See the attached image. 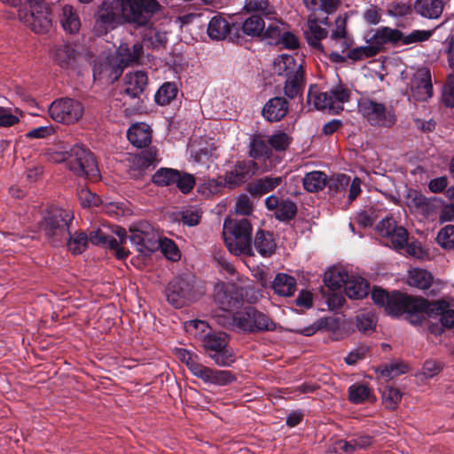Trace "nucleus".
<instances>
[{"label":"nucleus","mask_w":454,"mask_h":454,"mask_svg":"<svg viewBox=\"0 0 454 454\" xmlns=\"http://www.w3.org/2000/svg\"><path fill=\"white\" fill-rule=\"evenodd\" d=\"M274 67L276 72L279 75H291L299 70V67H303L301 64H297L295 59L291 55H281L278 59L274 60Z\"/></svg>","instance_id":"a19ab883"},{"label":"nucleus","mask_w":454,"mask_h":454,"mask_svg":"<svg viewBox=\"0 0 454 454\" xmlns=\"http://www.w3.org/2000/svg\"><path fill=\"white\" fill-rule=\"evenodd\" d=\"M426 198L427 197L421 192L410 188L407 190L405 195L406 207L411 213H415Z\"/></svg>","instance_id":"0e129e2a"},{"label":"nucleus","mask_w":454,"mask_h":454,"mask_svg":"<svg viewBox=\"0 0 454 454\" xmlns=\"http://www.w3.org/2000/svg\"><path fill=\"white\" fill-rule=\"evenodd\" d=\"M73 220V213L67 209L56 207L48 209L41 223L47 241L53 247H61L69 234Z\"/></svg>","instance_id":"7ed1b4c3"},{"label":"nucleus","mask_w":454,"mask_h":454,"mask_svg":"<svg viewBox=\"0 0 454 454\" xmlns=\"http://www.w3.org/2000/svg\"><path fill=\"white\" fill-rule=\"evenodd\" d=\"M224 242L228 250L235 254L254 256L252 224L247 218H226L223 223Z\"/></svg>","instance_id":"f03ea898"},{"label":"nucleus","mask_w":454,"mask_h":454,"mask_svg":"<svg viewBox=\"0 0 454 454\" xmlns=\"http://www.w3.org/2000/svg\"><path fill=\"white\" fill-rule=\"evenodd\" d=\"M121 11V17L137 27L147 26L153 14L161 11L157 0H115Z\"/></svg>","instance_id":"20e7f679"},{"label":"nucleus","mask_w":454,"mask_h":454,"mask_svg":"<svg viewBox=\"0 0 454 454\" xmlns=\"http://www.w3.org/2000/svg\"><path fill=\"white\" fill-rule=\"evenodd\" d=\"M313 103L317 110L328 108L335 110L336 113L343 110L342 106H333V101L327 92H319L313 95Z\"/></svg>","instance_id":"680f3d73"},{"label":"nucleus","mask_w":454,"mask_h":454,"mask_svg":"<svg viewBox=\"0 0 454 454\" xmlns=\"http://www.w3.org/2000/svg\"><path fill=\"white\" fill-rule=\"evenodd\" d=\"M249 156L254 160L261 158L269 159L272 155V150L269 146L268 140L262 134H254L250 137Z\"/></svg>","instance_id":"f704fd0d"},{"label":"nucleus","mask_w":454,"mask_h":454,"mask_svg":"<svg viewBox=\"0 0 454 454\" xmlns=\"http://www.w3.org/2000/svg\"><path fill=\"white\" fill-rule=\"evenodd\" d=\"M348 13L339 15L334 20V27L330 34L331 41L340 44L341 52L348 51L353 44V38L348 30Z\"/></svg>","instance_id":"4be33fe9"},{"label":"nucleus","mask_w":454,"mask_h":454,"mask_svg":"<svg viewBox=\"0 0 454 454\" xmlns=\"http://www.w3.org/2000/svg\"><path fill=\"white\" fill-rule=\"evenodd\" d=\"M438 308L437 303H429V301L426 298L394 291L385 311L387 315L395 317L405 314L406 319L411 325H420L423 322L425 309L438 310Z\"/></svg>","instance_id":"f257e3e1"},{"label":"nucleus","mask_w":454,"mask_h":454,"mask_svg":"<svg viewBox=\"0 0 454 454\" xmlns=\"http://www.w3.org/2000/svg\"><path fill=\"white\" fill-rule=\"evenodd\" d=\"M29 11L20 10V20L36 34H45L51 27V9L44 0H27Z\"/></svg>","instance_id":"0eeeda50"},{"label":"nucleus","mask_w":454,"mask_h":454,"mask_svg":"<svg viewBox=\"0 0 454 454\" xmlns=\"http://www.w3.org/2000/svg\"><path fill=\"white\" fill-rule=\"evenodd\" d=\"M304 189L309 192L322 191L327 184V175L322 171H311L302 179Z\"/></svg>","instance_id":"4c0bfd02"},{"label":"nucleus","mask_w":454,"mask_h":454,"mask_svg":"<svg viewBox=\"0 0 454 454\" xmlns=\"http://www.w3.org/2000/svg\"><path fill=\"white\" fill-rule=\"evenodd\" d=\"M283 181V176H264L257 178L247 185V191L252 197H261L274 191Z\"/></svg>","instance_id":"393cba45"},{"label":"nucleus","mask_w":454,"mask_h":454,"mask_svg":"<svg viewBox=\"0 0 454 454\" xmlns=\"http://www.w3.org/2000/svg\"><path fill=\"white\" fill-rule=\"evenodd\" d=\"M436 241L443 249L454 248V225H447L440 230Z\"/></svg>","instance_id":"6e6d98bb"},{"label":"nucleus","mask_w":454,"mask_h":454,"mask_svg":"<svg viewBox=\"0 0 454 454\" xmlns=\"http://www.w3.org/2000/svg\"><path fill=\"white\" fill-rule=\"evenodd\" d=\"M176 186L184 194L190 193L196 184L193 175L178 170V176L176 177Z\"/></svg>","instance_id":"5fc2aeb1"},{"label":"nucleus","mask_w":454,"mask_h":454,"mask_svg":"<svg viewBox=\"0 0 454 454\" xmlns=\"http://www.w3.org/2000/svg\"><path fill=\"white\" fill-rule=\"evenodd\" d=\"M320 25L331 26L327 16L308 17L307 29L304 31V37L308 44L315 51L325 54V47L321 41L328 35V30Z\"/></svg>","instance_id":"2eb2a0df"},{"label":"nucleus","mask_w":454,"mask_h":454,"mask_svg":"<svg viewBox=\"0 0 454 454\" xmlns=\"http://www.w3.org/2000/svg\"><path fill=\"white\" fill-rule=\"evenodd\" d=\"M348 277L346 271L333 268L325 273L324 282L329 289L335 291L345 286Z\"/></svg>","instance_id":"79ce46f5"},{"label":"nucleus","mask_w":454,"mask_h":454,"mask_svg":"<svg viewBox=\"0 0 454 454\" xmlns=\"http://www.w3.org/2000/svg\"><path fill=\"white\" fill-rule=\"evenodd\" d=\"M268 143L269 146L276 151H285L290 144V137L286 133L279 131L270 136L268 139Z\"/></svg>","instance_id":"338daca9"},{"label":"nucleus","mask_w":454,"mask_h":454,"mask_svg":"<svg viewBox=\"0 0 454 454\" xmlns=\"http://www.w3.org/2000/svg\"><path fill=\"white\" fill-rule=\"evenodd\" d=\"M433 35V30H413L408 35L402 32V39L400 43L408 45L415 43H422L427 41Z\"/></svg>","instance_id":"13d9d810"},{"label":"nucleus","mask_w":454,"mask_h":454,"mask_svg":"<svg viewBox=\"0 0 454 454\" xmlns=\"http://www.w3.org/2000/svg\"><path fill=\"white\" fill-rule=\"evenodd\" d=\"M208 356L219 366H230L235 362V356L231 348L225 346L224 348L220 349L215 353H209Z\"/></svg>","instance_id":"4d7b16f0"},{"label":"nucleus","mask_w":454,"mask_h":454,"mask_svg":"<svg viewBox=\"0 0 454 454\" xmlns=\"http://www.w3.org/2000/svg\"><path fill=\"white\" fill-rule=\"evenodd\" d=\"M214 300L223 311H231L240 306L242 299L233 284L219 283L215 286Z\"/></svg>","instance_id":"f3484780"},{"label":"nucleus","mask_w":454,"mask_h":454,"mask_svg":"<svg viewBox=\"0 0 454 454\" xmlns=\"http://www.w3.org/2000/svg\"><path fill=\"white\" fill-rule=\"evenodd\" d=\"M370 286L359 276H349L344 286L346 295L353 300H362L369 294Z\"/></svg>","instance_id":"cd10ccee"},{"label":"nucleus","mask_w":454,"mask_h":454,"mask_svg":"<svg viewBox=\"0 0 454 454\" xmlns=\"http://www.w3.org/2000/svg\"><path fill=\"white\" fill-rule=\"evenodd\" d=\"M196 377L205 383L216 386H227L237 380L236 375L230 371L215 370L205 365H202Z\"/></svg>","instance_id":"5701e85b"},{"label":"nucleus","mask_w":454,"mask_h":454,"mask_svg":"<svg viewBox=\"0 0 454 454\" xmlns=\"http://www.w3.org/2000/svg\"><path fill=\"white\" fill-rule=\"evenodd\" d=\"M67 168L75 176L96 180L99 169L93 153L82 145H74L69 150Z\"/></svg>","instance_id":"39448f33"},{"label":"nucleus","mask_w":454,"mask_h":454,"mask_svg":"<svg viewBox=\"0 0 454 454\" xmlns=\"http://www.w3.org/2000/svg\"><path fill=\"white\" fill-rule=\"evenodd\" d=\"M148 85V76L145 71H136L125 75V94L131 98H138Z\"/></svg>","instance_id":"a878e982"},{"label":"nucleus","mask_w":454,"mask_h":454,"mask_svg":"<svg viewBox=\"0 0 454 454\" xmlns=\"http://www.w3.org/2000/svg\"><path fill=\"white\" fill-rule=\"evenodd\" d=\"M265 207L274 213V217L279 222L289 223L294 220L298 213V207L291 199H279L276 195H270L265 200Z\"/></svg>","instance_id":"dca6fc26"},{"label":"nucleus","mask_w":454,"mask_h":454,"mask_svg":"<svg viewBox=\"0 0 454 454\" xmlns=\"http://www.w3.org/2000/svg\"><path fill=\"white\" fill-rule=\"evenodd\" d=\"M442 102L447 107H454V74L447 76L442 90Z\"/></svg>","instance_id":"774afa93"},{"label":"nucleus","mask_w":454,"mask_h":454,"mask_svg":"<svg viewBox=\"0 0 454 454\" xmlns=\"http://www.w3.org/2000/svg\"><path fill=\"white\" fill-rule=\"evenodd\" d=\"M202 342L208 354L215 353L228 346L227 334L224 333H207L204 336Z\"/></svg>","instance_id":"37998d69"},{"label":"nucleus","mask_w":454,"mask_h":454,"mask_svg":"<svg viewBox=\"0 0 454 454\" xmlns=\"http://www.w3.org/2000/svg\"><path fill=\"white\" fill-rule=\"evenodd\" d=\"M411 96L416 101H427L433 96L430 70H419L411 81Z\"/></svg>","instance_id":"aec40b11"},{"label":"nucleus","mask_w":454,"mask_h":454,"mask_svg":"<svg viewBox=\"0 0 454 454\" xmlns=\"http://www.w3.org/2000/svg\"><path fill=\"white\" fill-rule=\"evenodd\" d=\"M233 322L240 331L246 333L272 332L277 326L268 315L252 306L236 312L233 316Z\"/></svg>","instance_id":"423d86ee"},{"label":"nucleus","mask_w":454,"mask_h":454,"mask_svg":"<svg viewBox=\"0 0 454 454\" xmlns=\"http://www.w3.org/2000/svg\"><path fill=\"white\" fill-rule=\"evenodd\" d=\"M434 281V276L427 270L416 268L409 271L408 284L411 286L427 290L431 287Z\"/></svg>","instance_id":"e433bc0d"},{"label":"nucleus","mask_w":454,"mask_h":454,"mask_svg":"<svg viewBox=\"0 0 454 454\" xmlns=\"http://www.w3.org/2000/svg\"><path fill=\"white\" fill-rule=\"evenodd\" d=\"M376 231L380 236L389 239V247L395 250L403 249L409 240L408 231L404 227L397 225L392 216L383 218L377 224Z\"/></svg>","instance_id":"4468645a"},{"label":"nucleus","mask_w":454,"mask_h":454,"mask_svg":"<svg viewBox=\"0 0 454 454\" xmlns=\"http://www.w3.org/2000/svg\"><path fill=\"white\" fill-rule=\"evenodd\" d=\"M296 279L294 277L286 273H278L271 283V287L276 294L290 297L296 291Z\"/></svg>","instance_id":"473e14b6"},{"label":"nucleus","mask_w":454,"mask_h":454,"mask_svg":"<svg viewBox=\"0 0 454 454\" xmlns=\"http://www.w3.org/2000/svg\"><path fill=\"white\" fill-rule=\"evenodd\" d=\"M357 329L364 333H370L375 329L374 316L369 313H362L356 317Z\"/></svg>","instance_id":"69168bd1"},{"label":"nucleus","mask_w":454,"mask_h":454,"mask_svg":"<svg viewBox=\"0 0 454 454\" xmlns=\"http://www.w3.org/2000/svg\"><path fill=\"white\" fill-rule=\"evenodd\" d=\"M289 112V101L284 97L270 98L262 109V115L268 122L283 120Z\"/></svg>","instance_id":"412c9836"},{"label":"nucleus","mask_w":454,"mask_h":454,"mask_svg":"<svg viewBox=\"0 0 454 454\" xmlns=\"http://www.w3.org/2000/svg\"><path fill=\"white\" fill-rule=\"evenodd\" d=\"M89 238L84 231H74L73 234L69 231L65 243L68 251L73 254H81L87 248Z\"/></svg>","instance_id":"ea45409f"},{"label":"nucleus","mask_w":454,"mask_h":454,"mask_svg":"<svg viewBox=\"0 0 454 454\" xmlns=\"http://www.w3.org/2000/svg\"><path fill=\"white\" fill-rule=\"evenodd\" d=\"M302 2L309 12L308 17H328L341 4V0H302Z\"/></svg>","instance_id":"b1692460"},{"label":"nucleus","mask_w":454,"mask_h":454,"mask_svg":"<svg viewBox=\"0 0 454 454\" xmlns=\"http://www.w3.org/2000/svg\"><path fill=\"white\" fill-rule=\"evenodd\" d=\"M125 67L118 59L108 60L101 65L100 74L109 82L114 83L121 77Z\"/></svg>","instance_id":"a18cd8bd"},{"label":"nucleus","mask_w":454,"mask_h":454,"mask_svg":"<svg viewBox=\"0 0 454 454\" xmlns=\"http://www.w3.org/2000/svg\"><path fill=\"white\" fill-rule=\"evenodd\" d=\"M195 278L191 274H184L173 278L165 289L167 301L175 308H182L194 300Z\"/></svg>","instance_id":"6e6552de"},{"label":"nucleus","mask_w":454,"mask_h":454,"mask_svg":"<svg viewBox=\"0 0 454 454\" xmlns=\"http://www.w3.org/2000/svg\"><path fill=\"white\" fill-rule=\"evenodd\" d=\"M117 59L126 67L132 64H138L144 53V45L140 42L129 45L127 43H121L117 51Z\"/></svg>","instance_id":"bb28decb"},{"label":"nucleus","mask_w":454,"mask_h":454,"mask_svg":"<svg viewBox=\"0 0 454 454\" xmlns=\"http://www.w3.org/2000/svg\"><path fill=\"white\" fill-rule=\"evenodd\" d=\"M371 33L373 34L370 38L366 39V43H372L374 49H376L377 55L385 51L386 44L397 45L402 39V31L389 27H381L372 30Z\"/></svg>","instance_id":"6ab92c4d"},{"label":"nucleus","mask_w":454,"mask_h":454,"mask_svg":"<svg viewBox=\"0 0 454 454\" xmlns=\"http://www.w3.org/2000/svg\"><path fill=\"white\" fill-rule=\"evenodd\" d=\"M265 23L261 15H251L240 26V34L251 37L261 36L264 31Z\"/></svg>","instance_id":"58836bf2"},{"label":"nucleus","mask_w":454,"mask_h":454,"mask_svg":"<svg viewBox=\"0 0 454 454\" xmlns=\"http://www.w3.org/2000/svg\"><path fill=\"white\" fill-rule=\"evenodd\" d=\"M89 241L93 245L102 246L105 247H116L117 239L105 234L101 230H97L90 233Z\"/></svg>","instance_id":"bf43d9fd"},{"label":"nucleus","mask_w":454,"mask_h":454,"mask_svg":"<svg viewBox=\"0 0 454 454\" xmlns=\"http://www.w3.org/2000/svg\"><path fill=\"white\" fill-rule=\"evenodd\" d=\"M244 10L247 12H260L265 18H270L275 13L268 0H247Z\"/></svg>","instance_id":"8fccbe9b"},{"label":"nucleus","mask_w":454,"mask_h":454,"mask_svg":"<svg viewBox=\"0 0 454 454\" xmlns=\"http://www.w3.org/2000/svg\"><path fill=\"white\" fill-rule=\"evenodd\" d=\"M227 185L225 181L215 178H207L200 183L197 186V192L206 198L220 193Z\"/></svg>","instance_id":"de8ad7c7"},{"label":"nucleus","mask_w":454,"mask_h":454,"mask_svg":"<svg viewBox=\"0 0 454 454\" xmlns=\"http://www.w3.org/2000/svg\"><path fill=\"white\" fill-rule=\"evenodd\" d=\"M376 55V49H374L372 43H368V45L365 46L351 49L348 52L347 58L352 59L353 61H358L364 59L375 57Z\"/></svg>","instance_id":"052dcab7"},{"label":"nucleus","mask_w":454,"mask_h":454,"mask_svg":"<svg viewBox=\"0 0 454 454\" xmlns=\"http://www.w3.org/2000/svg\"><path fill=\"white\" fill-rule=\"evenodd\" d=\"M443 206L442 199L437 197L426 198L420 204L415 213L420 214L425 218H428L437 214L438 209Z\"/></svg>","instance_id":"3c124183"},{"label":"nucleus","mask_w":454,"mask_h":454,"mask_svg":"<svg viewBox=\"0 0 454 454\" xmlns=\"http://www.w3.org/2000/svg\"><path fill=\"white\" fill-rule=\"evenodd\" d=\"M81 46L70 42H64L53 47L54 63L63 69L75 70L83 59Z\"/></svg>","instance_id":"ddd939ff"},{"label":"nucleus","mask_w":454,"mask_h":454,"mask_svg":"<svg viewBox=\"0 0 454 454\" xmlns=\"http://www.w3.org/2000/svg\"><path fill=\"white\" fill-rule=\"evenodd\" d=\"M175 354L176 357L186 364L190 372L196 377L202 367L199 356L185 348H176Z\"/></svg>","instance_id":"09e8293b"},{"label":"nucleus","mask_w":454,"mask_h":454,"mask_svg":"<svg viewBox=\"0 0 454 454\" xmlns=\"http://www.w3.org/2000/svg\"><path fill=\"white\" fill-rule=\"evenodd\" d=\"M350 177L345 174H340L330 178L327 177V184L329 192L332 194H337L341 191L345 190L348 184Z\"/></svg>","instance_id":"e2e57ef3"},{"label":"nucleus","mask_w":454,"mask_h":454,"mask_svg":"<svg viewBox=\"0 0 454 454\" xmlns=\"http://www.w3.org/2000/svg\"><path fill=\"white\" fill-rule=\"evenodd\" d=\"M358 110L372 126L391 128L396 121L392 110H387L383 104L370 98L362 99L358 103Z\"/></svg>","instance_id":"9d476101"},{"label":"nucleus","mask_w":454,"mask_h":454,"mask_svg":"<svg viewBox=\"0 0 454 454\" xmlns=\"http://www.w3.org/2000/svg\"><path fill=\"white\" fill-rule=\"evenodd\" d=\"M178 176V170L170 168H160L152 176V182L161 187L175 184L176 177Z\"/></svg>","instance_id":"49530a36"},{"label":"nucleus","mask_w":454,"mask_h":454,"mask_svg":"<svg viewBox=\"0 0 454 454\" xmlns=\"http://www.w3.org/2000/svg\"><path fill=\"white\" fill-rule=\"evenodd\" d=\"M442 0H416L414 10L420 16L427 19H438L443 12Z\"/></svg>","instance_id":"2f4dec72"},{"label":"nucleus","mask_w":454,"mask_h":454,"mask_svg":"<svg viewBox=\"0 0 454 454\" xmlns=\"http://www.w3.org/2000/svg\"><path fill=\"white\" fill-rule=\"evenodd\" d=\"M303 67H299V70L291 75H287L284 85L285 96L289 99H294L297 96H301L305 86Z\"/></svg>","instance_id":"c85d7f7f"},{"label":"nucleus","mask_w":454,"mask_h":454,"mask_svg":"<svg viewBox=\"0 0 454 454\" xmlns=\"http://www.w3.org/2000/svg\"><path fill=\"white\" fill-rule=\"evenodd\" d=\"M127 137L129 141L137 148L146 147L152 142L151 131L145 125H132L127 132Z\"/></svg>","instance_id":"72a5a7b5"},{"label":"nucleus","mask_w":454,"mask_h":454,"mask_svg":"<svg viewBox=\"0 0 454 454\" xmlns=\"http://www.w3.org/2000/svg\"><path fill=\"white\" fill-rule=\"evenodd\" d=\"M177 92L178 89L175 82H166L155 93L154 100L160 106L169 105L176 98Z\"/></svg>","instance_id":"c03bdc74"},{"label":"nucleus","mask_w":454,"mask_h":454,"mask_svg":"<svg viewBox=\"0 0 454 454\" xmlns=\"http://www.w3.org/2000/svg\"><path fill=\"white\" fill-rule=\"evenodd\" d=\"M371 389L364 384H354L348 388V400L353 403H362L369 398Z\"/></svg>","instance_id":"864d4df0"},{"label":"nucleus","mask_w":454,"mask_h":454,"mask_svg":"<svg viewBox=\"0 0 454 454\" xmlns=\"http://www.w3.org/2000/svg\"><path fill=\"white\" fill-rule=\"evenodd\" d=\"M402 400V393L396 387L387 386L382 391V403L387 409L395 410Z\"/></svg>","instance_id":"603ef678"},{"label":"nucleus","mask_w":454,"mask_h":454,"mask_svg":"<svg viewBox=\"0 0 454 454\" xmlns=\"http://www.w3.org/2000/svg\"><path fill=\"white\" fill-rule=\"evenodd\" d=\"M429 303H437L438 310L425 309L423 312V320L427 317L440 316V323L444 328L451 329L454 327V309H449V303L443 300L429 301Z\"/></svg>","instance_id":"7c9ffc66"},{"label":"nucleus","mask_w":454,"mask_h":454,"mask_svg":"<svg viewBox=\"0 0 454 454\" xmlns=\"http://www.w3.org/2000/svg\"><path fill=\"white\" fill-rule=\"evenodd\" d=\"M49 114L52 120L63 124H73L78 121L83 114L82 104L70 98L54 100L49 106Z\"/></svg>","instance_id":"1a4fd4ad"},{"label":"nucleus","mask_w":454,"mask_h":454,"mask_svg":"<svg viewBox=\"0 0 454 454\" xmlns=\"http://www.w3.org/2000/svg\"><path fill=\"white\" fill-rule=\"evenodd\" d=\"M258 170V164L253 160H239L232 170L226 172L224 176L225 184L230 188H234L245 184Z\"/></svg>","instance_id":"a211bd4d"},{"label":"nucleus","mask_w":454,"mask_h":454,"mask_svg":"<svg viewBox=\"0 0 454 454\" xmlns=\"http://www.w3.org/2000/svg\"><path fill=\"white\" fill-rule=\"evenodd\" d=\"M208 36L213 40H225L241 44L245 42L243 35L240 34V25L238 23H230L221 15L214 16L207 26V29Z\"/></svg>","instance_id":"f8f14e48"},{"label":"nucleus","mask_w":454,"mask_h":454,"mask_svg":"<svg viewBox=\"0 0 454 454\" xmlns=\"http://www.w3.org/2000/svg\"><path fill=\"white\" fill-rule=\"evenodd\" d=\"M60 23L65 31L69 34H76L81 27V21L78 13L70 4L62 7Z\"/></svg>","instance_id":"c9c22d12"},{"label":"nucleus","mask_w":454,"mask_h":454,"mask_svg":"<svg viewBox=\"0 0 454 454\" xmlns=\"http://www.w3.org/2000/svg\"><path fill=\"white\" fill-rule=\"evenodd\" d=\"M116 1L104 0L94 14V33L98 36L105 35L121 23V15L116 12Z\"/></svg>","instance_id":"9b49d317"},{"label":"nucleus","mask_w":454,"mask_h":454,"mask_svg":"<svg viewBox=\"0 0 454 454\" xmlns=\"http://www.w3.org/2000/svg\"><path fill=\"white\" fill-rule=\"evenodd\" d=\"M254 245L257 252L262 257L271 256L277 248V244L273 239L272 233L262 229H259L255 232Z\"/></svg>","instance_id":"c756f323"}]
</instances>
